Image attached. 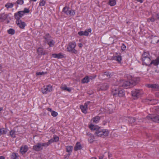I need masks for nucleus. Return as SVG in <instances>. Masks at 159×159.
<instances>
[{"label":"nucleus","instance_id":"1","mask_svg":"<svg viewBox=\"0 0 159 159\" xmlns=\"http://www.w3.org/2000/svg\"><path fill=\"white\" fill-rule=\"evenodd\" d=\"M137 80H121L120 85L124 88L127 89L132 87L135 86L138 82Z\"/></svg>","mask_w":159,"mask_h":159},{"label":"nucleus","instance_id":"2","mask_svg":"<svg viewBox=\"0 0 159 159\" xmlns=\"http://www.w3.org/2000/svg\"><path fill=\"white\" fill-rule=\"evenodd\" d=\"M76 44L74 41L69 43L67 47V51L72 53L76 54L77 51L75 49Z\"/></svg>","mask_w":159,"mask_h":159},{"label":"nucleus","instance_id":"3","mask_svg":"<svg viewBox=\"0 0 159 159\" xmlns=\"http://www.w3.org/2000/svg\"><path fill=\"white\" fill-rule=\"evenodd\" d=\"M109 133V131L106 129H102L100 127L95 131V134L98 137L108 136Z\"/></svg>","mask_w":159,"mask_h":159},{"label":"nucleus","instance_id":"4","mask_svg":"<svg viewBox=\"0 0 159 159\" xmlns=\"http://www.w3.org/2000/svg\"><path fill=\"white\" fill-rule=\"evenodd\" d=\"M148 120L159 123V115H158L149 114L147 117Z\"/></svg>","mask_w":159,"mask_h":159},{"label":"nucleus","instance_id":"5","mask_svg":"<svg viewBox=\"0 0 159 159\" xmlns=\"http://www.w3.org/2000/svg\"><path fill=\"white\" fill-rule=\"evenodd\" d=\"M112 93L114 95H118L120 97H122L125 95V92L123 89H115L112 91Z\"/></svg>","mask_w":159,"mask_h":159},{"label":"nucleus","instance_id":"6","mask_svg":"<svg viewBox=\"0 0 159 159\" xmlns=\"http://www.w3.org/2000/svg\"><path fill=\"white\" fill-rule=\"evenodd\" d=\"M62 11L68 15L74 16L75 14L74 11L70 10L69 8L66 7H65L63 8Z\"/></svg>","mask_w":159,"mask_h":159},{"label":"nucleus","instance_id":"7","mask_svg":"<svg viewBox=\"0 0 159 159\" xmlns=\"http://www.w3.org/2000/svg\"><path fill=\"white\" fill-rule=\"evenodd\" d=\"M41 90L43 93L46 94L52 90V87L51 85H49L43 87Z\"/></svg>","mask_w":159,"mask_h":159},{"label":"nucleus","instance_id":"8","mask_svg":"<svg viewBox=\"0 0 159 159\" xmlns=\"http://www.w3.org/2000/svg\"><path fill=\"white\" fill-rule=\"evenodd\" d=\"M131 93L133 97L137 98L142 93V91L139 90L135 89L132 91Z\"/></svg>","mask_w":159,"mask_h":159},{"label":"nucleus","instance_id":"9","mask_svg":"<svg viewBox=\"0 0 159 159\" xmlns=\"http://www.w3.org/2000/svg\"><path fill=\"white\" fill-rule=\"evenodd\" d=\"M89 102H85L84 105H81L80 106V108L82 112L84 114H86L87 112L88 105L89 103Z\"/></svg>","mask_w":159,"mask_h":159},{"label":"nucleus","instance_id":"10","mask_svg":"<svg viewBox=\"0 0 159 159\" xmlns=\"http://www.w3.org/2000/svg\"><path fill=\"white\" fill-rule=\"evenodd\" d=\"M142 60L143 65L146 66L151 65V60L149 57L142 58Z\"/></svg>","mask_w":159,"mask_h":159},{"label":"nucleus","instance_id":"11","mask_svg":"<svg viewBox=\"0 0 159 159\" xmlns=\"http://www.w3.org/2000/svg\"><path fill=\"white\" fill-rule=\"evenodd\" d=\"M91 29L89 28L88 30H86L85 31H80L79 32L78 34L80 36L84 35L88 36L89 35V33H91Z\"/></svg>","mask_w":159,"mask_h":159},{"label":"nucleus","instance_id":"12","mask_svg":"<svg viewBox=\"0 0 159 159\" xmlns=\"http://www.w3.org/2000/svg\"><path fill=\"white\" fill-rule=\"evenodd\" d=\"M33 149V150L36 151H39L42 150L43 148L41 144V143H38L34 145Z\"/></svg>","mask_w":159,"mask_h":159},{"label":"nucleus","instance_id":"13","mask_svg":"<svg viewBox=\"0 0 159 159\" xmlns=\"http://www.w3.org/2000/svg\"><path fill=\"white\" fill-rule=\"evenodd\" d=\"M16 23L19 27L22 29H24L26 25L25 23L22 21L20 20H16Z\"/></svg>","mask_w":159,"mask_h":159},{"label":"nucleus","instance_id":"14","mask_svg":"<svg viewBox=\"0 0 159 159\" xmlns=\"http://www.w3.org/2000/svg\"><path fill=\"white\" fill-rule=\"evenodd\" d=\"M28 150V148L27 145H24L21 146L20 149V151L22 154L25 153Z\"/></svg>","mask_w":159,"mask_h":159},{"label":"nucleus","instance_id":"15","mask_svg":"<svg viewBox=\"0 0 159 159\" xmlns=\"http://www.w3.org/2000/svg\"><path fill=\"white\" fill-rule=\"evenodd\" d=\"M73 147L72 146H67L66 147V150L68 152L66 157H69L72 152Z\"/></svg>","mask_w":159,"mask_h":159},{"label":"nucleus","instance_id":"16","mask_svg":"<svg viewBox=\"0 0 159 159\" xmlns=\"http://www.w3.org/2000/svg\"><path fill=\"white\" fill-rule=\"evenodd\" d=\"M52 56L54 58H57L58 59L62 58L64 57V54L61 53L53 54H52Z\"/></svg>","mask_w":159,"mask_h":159},{"label":"nucleus","instance_id":"17","mask_svg":"<svg viewBox=\"0 0 159 159\" xmlns=\"http://www.w3.org/2000/svg\"><path fill=\"white\" fill-rule=\"evenodd\" d=\"M61 89L63 90L68 92H70L71 90V89L70 87H67V86L65 84H62Z\"/></svg>","mask_w":159,"mask_h":159},{"label":"nucleus","instance_id":"18","mask_svg":"<svg viewBox=\"0 0 159 159\" xmlns=\"http://www.w3.org/2000/svg\"><path fill=\"white\" fill-rule=\"evenodd\" d=\"M82 147L80 144L79 142H77L74 148V150L75 151H77L78 150L81 149Z\"/></svg>","mask_w":159,"mask_h":159},{"label":"nucleus","instance_id":"19","mask_svg":"<svg viewBox=\"0 0 159 159\" xmlns=\"http://www.w3.org/2000/svg\"><path fill=\"white\" fill-rule=\"evenodd\" d=\"M89 127L92 130H95V131H96V130H98L99 128L98 126L93 124L90 125H89Z\"/></svg>","mask_w":159,"mask_h":159},{"label":"nucleus","instance_id":"20","mask_svg":"<svg viewBox=\"0 0 159 159\" xmlns=\"http://www.w3.org/2000/svg\"><path fill=\"white\" fill-rule=\"evenodd\" d=\"M109 87V85L108 84L104 83L102 84L100 89L102 90H106Z\"/></svg>","mask_w":159,"mask_h":159},{"label":"nucleus","instance_id":"21","mask_svg":"<svg viewBox=\"0 0 159 159\" xmlns=\"http://www.w3.org/2000/svg\"><path fill=\"white\" fill-rule=\"evenodd\" d=\"M44 39L45 40V43L48 42L49 40H51V37L48 34H46L43 37Z\"/></svg>","mask_w":159,"mask_h":159},{"label":"nucleus","instance_id":"22","mask_svg":"<svg viewBox=\"0 0 159 159\" xmlns=\"http://www.w3.org/2000/svg\"><path fill=\"white\" fill-rule=\"evenodd\" d=\"M113 60H115L119 62H120L122 60L121 57L120 55L114 56L112 57Z\"/></svg>","mask_w":159,"mask_h":159},{"label":"nucleus","instance_id":"23","mask_svg":"<svg viewBox=\"0 0 159 159\" xmlns=\"http://www.w3.org/2000/svg\"><path fill=\"white\" fill-rule=\"evenodd\" d=\"M153 64L155 66H157L159 64V57H158L155 60L151 61V65Z\"/></svg>","mask_w":159,"mask_h":159},{"label":"nucleus","instance_id":"24","mask_svg":"<svg viewBox=\"0 0 159 159\" xmlns=\"http://www.w3.org/2000/svg\"><path fill=\"white\" fill-rule=\"evenodd\" d=\"M146 86L148 88H156L158 87V85L156 84H148L146 85Z\"/></svg>","mask_w":159,"mask_h":159},{"label":"nucleus","instance_id":"25","mask_svg":"<svg viewBox=\"0 0 159 159\" xmlns=\"http://www.w3.org/2000/svg\"><path fill=\"white\" fill-rule=\"evenodd\" d=\"M108 4L111 6H114L116 4V0H108Z\"/></svg>","mask_w":159,"mask_h":159},{"label":"nucleus","instance_id":"26","mask_svg":"<svg viewBox=\"0 0 159 159\" xmlns=\"http://www.w3.org/2000/svg\"><path fill=\"white\" fill-rule=\"evenodd\" d=\"M37 53L39 55H44L45 53L43 51L42 48H39L37 49Z\"/></svg>","mask_w":159,"mask_h":159},{"label":"nucleus","instance_id":"27","mask_svg":"<svg viewBox=\"0 0 159 159\" xmlns=\"http://www.w3.org/2000/svg\"><path fill=\"white\" fill-rule=\"evenodd\" d=\"M8 15L7 14H5L4 13L2 14H0V20H5L7 18Z\"/></svg>","mask_w":159,"mask_h":159},{"label":"nucleus","instance_id":"28","mask_svg":"<svg viewBox=\"0 0 159 159\" xmlns=\"http://www.w3.org/2000/svg\"><path fill=\"white\" fill-rule=\"evenodd\" d=\"M96 77V76L95 75H93V76H86L82 80H93Z\"/></svg>","mask_w":159,"mask_h":159},{"label":"nucleus","instance_id":"29","mask_svg":"<svg viewBox=\"0 0 159 159\" xmlns=\"http://www.w3.org/2000/svg\"><path fill=\"white\" fill-rule=\"evenodd\" d=\"M92 120L93 123H97L99 122L100 120V117L98 116H96L95 117L93 118Z\"/></svg>","mask_w":159,"mask_h":159},{"label":"nucleus","instance_id":"30","mask_svg":"<svg viewBox=\"0 0 159 159\" xmlns=\"http://www.w3.org/2000/svg\"><path fill=\"white\" fill-rule=\"evenodd\" d=\"M47 43H48L50 47H53L54 45V41L52 39H51Z\"/></svg>","mask_w":159,"mask_h":159},{"label":"nucleus","instance_id":"31","mask_svg":"<svg viewBox=\"0 0 159 159\" xmlns=\"http://www.w3.org/2000/svg\"><path fill=\"white\" fill-rule=\"evenodd\" d=\"M16 131L14 130H11L10 132V136L13 138L16 137Z\"/></svg>","mask_w":159,"mask_h":159},{"label":"nucleus","instance_id":"32","mask_svg":"<svg viewBox=\"0 0 159 159\" xmlns=\"http://www.w3.org/2000/svg\"><path fill=\"white\" fill-rule=\"evenodd\" d=\"M127 120L130 123L132 124L135 122V119L134 118L128 117H127Z\"/></svg>","mask_w":159,"mask_h":159},{"label":"nucleus","instance_id":"33","mask_svg":"<svg viewBox=\"0 0 159 159\" xmlns=\"http://www.w3.org/2000/svg\"><path fill=\"white\" fill-rule=\"evenodd\" d=\"M7 132L6 129L4 128L0 129V136L2 134H5Z\"/></svg>","mask_w":159,"mask_h":159},{"label":"nucleus","instance_id":"34","mask_svg":"<svg viewBox=\"0 0 159 159\" xmlns=\"http://www.w3.org/2000/svg\"><path fill=\"white\" fill-rule=\"evenodd\" d=\"M13 6V4L12 3H7L5 5V7L7 8H11Z\"/></svg>","mask_w":159,"mask_h":159},{"label":"nucleus","instance_id":"35","mask_svg":"<svg viewBox=\"0 0 159 159\" xmlns=\"http://www.w3.org/2000/svg\"><path fill=\"white\" fill-rule=\"evenodd\" d=\"M149 54L148 52H144L143 54L142 55V58H144L145 57H149Z\"/></svg>","mask_w":159,"mask_h":159},{"label":"nucleus","instance_id":"36","mask_svg":"<svg viewBox=\"0 0 159 159\" xmlns=\"http://www.w3.org/2000/svg\"><path fill=\"white\" fill-rule=\"evenodd\" d=\"M7 32L9 34L13 35L15 34V30L12 29H10L7 30Z\"/></svg>","mask_w":159,"mask_h":159},{"label":"nucleus","instance_id":"37","mask_svg":"<svg viewBox=\"0 0 159 159\" xmlns=\"http://www.w3.org/2000/svg\"><path fill=\"white\" fill-rule=\"evenodd\" d=\"M18 155L16 153H12L11 156V159H18Z\"/></svg>","mask_w":159,"mask_h":159},{"label":"nucleus","instance_id":"38","mask_svg":"<svg viewBox=\"0 0 159 159\" xmlns=\"http://www.w3.org/2000/svg\"><path fill=\"white\" fill-rule=\"evenodd\" d=\"M14 16L15 19H16L17 20H20V19L21 18L20 17V15L18 12H17V13H16L15 14Z\"/></svg>","mask_w":159,"mask_h":159},{"label":"nucleus","instance_id":"39","mask_svg":"<svg viewBox=\"0 0 159 159\" xmlns=\"http://www.w3.org/2000/svg\"><path fill=\"white\" fill-rule=\"evenodd\" d=\"M46 4V2L44 0H41L40 1L39 3V6H43L45 5Z\"/></svg>","mask_w":159,"mask_h":159},{"label":"nucleus","instance_id":"40","mask_svg":"<svg viewBox=\"0 0 159 159\" xmlns=\"http://www.w3.org/2000/svg\"><path fill=\"white\" fill-rule=\"evenodd\" d=\"M41 144L42 145L43 148V147L47 148L48 146L49 145L48 142L44 143H41Z\"/></svg>","mask_w":159,"mask_h":159},{"label":"nucleus","instance_id":"41","mask_svg":"<svg viewBox=\"0 0 159 159\" xmlns=\"http://www.w3.org/2000/svg\"><path fill=\"white\" fill-rule=\"evenodd\" d=\"M47 73V72H38L36 73L37 75H43Z\"/></svg>","mask_w":159,"mask_h":159},{"label":"nucleus","instance_id":"42","mask_svg":"<svg viewBox=\"0 0 159 159\" xmlns=\"http://www.w3.org/2000/svg\"><path fill=\"white\" fill-rule=\"evenodd\" d=\"M104 75H106L109 78H110L112 76L111 73L107 72H105Z\"/></svg>","mask_w":159,"mask_h":159},{"label":"nucleus","instance_id":"43","mask_svg":"<svg viewBox=\"0 0 159 159\" xmlns=\"http://www.w3.org/2000/svg\"><path fill=\"white\" fill-rule=\"evenodd\" d=\"M155 20V19L153 17L149 18L147 19V21L148 22H154Z\"/></svg>","mask_w":159,"mask_h":159},{"label":"nucleus","instance_id":"44","mask_svg":"<svg viewBox=\"0 0 159 159\" xmlns=\"http://www.w3.org/2000/svg\"><path fill=\"white\" fill-rule=\"evenodd\" d=\"M58 115V113L54 111H52V112H51V115L53 117L56 116Z\"/></svg>","mask_w":159,"mask_h":159},{"label":"nucleus","instance_id":"45","mask_svg":"<svg viewBox=\"0 0 159 159\" xmlns=\"http://www.w3.org/2000/svg\"><path fill=\"white\" fill-rule=\"evenodd\" d=\"M53 139L55 142H57L59 140V138L58 136L54 135Z\"/></svg>","mask_w":159,"mask_h":159},{"label":"nucleus","instance_id":"46","mask_svg":"<svg viewBox=\"0 0 159 159\" xmlns=\"http://www.w3.org/2000/svg\"><path fill=\"white\" fill-rule=\"evenodd\" d=\"M16 3L18 4L22 5L24 3L23 0H17Z\"/></svg>","mask_w":159,"mask_h":159},{"label":"nucleus","instance_id":"47","mask_svg":"<svg viewBox=\"0 0 159 159\" xmlns=\"http://www.w3.org/2000/svg\"><path fill=\"white\" fill-rule=\"evenodd\" d=\"M126 48V46L124 43H122L121 46V50L122 51V52H123L124 51H125Z\"/></svg>","mask_w":159,"mask_h":159},{"label":"nucleus","instance_id":"48","mask_svg":"<svg viewBox=\"0 0 159 159\" xmlns=\"http://www.w3.org/2000/svg\"><path fill=\"white\" fill-rule=\"evenodd\" d=\"M23 12H24V13H28L30 12V10L29 9L27 8H25L24 9V10L22 11Z\"/></svg>","mask_w":159,"mask_h":159},{"label":"nucleus","instance_id":"49","mask_svg":"<svg viewBox=\"0 0 159 159\" xmlns=\"http://www.w3.org/2000/svg\"><path fill=\"white\" fill-rule=\"evenodd\" d=\"M87 134L88 136H89L91 138V139H90V140H93V134H91V133H87Z\"/></svg>","mask_w":159,"mask_h":159},{"label":"nucleus","instance_id":"50","mask_svg":"<svg viewBox=\"0 0 159 159\" xmlns=\"http://www.w3.org/2000/svg\"><path fill=\"white\" fill-rule=\"evenodd\" d=\"M18 13L19 14L20 17L21 18L24 16L25 13H24V12H23L22 11H20L18 12Z\"/></svg>","mask_w":159,"mask_h":159},{"label":"nucleus","instance_id":"51","mask_svg":"<svg viewBox=\"0 0 159 159\" xmlns=\"http://www.w3.org/2000/svg\"><path fill=\"white\" fill-rule=\"evenodd\" d=\"M53 142H55L54 141L53 139H50L48 141V143L49 145L51 144L52 143H53Z\"/></svg>","mask_w":159,"mask_h":159},{"label":"nucleus","instance_id":"52","mask_svg":"<svg viewBox=\"0 0 159 159\" xmlns=\"http://www.w3.org/2000/svg\"><path fill=\"white\" fill-rule=\"evenodd\" d=\"M53 142H55L54 141L53 139H50L48 141V143L49 145L51 144L52 143H53Z\"/></svg>","mask_w":159,"mask_h":159},{"label":"nucleus","instance_id":"53","mask_svg":"<svg viewBox=\"0 0 159 159\" xmlns=\"http://www.w3.org/2000/svg\"><path fill=\"white\" fill-rule=\"evenodd\" d=\"M89 82V80H81V83H88Z\"/></svg>","mask_w":159,"mask_h":159},{"label":"nucleus","instance_id":"54","mask_svg":"<svg viewBox=\"0 0 159 159\" xmlns=\"http://www.w3.org/2000/svg\"><path fill=\"white\" fill-rule=\"evenodd\" d=\"M108 156L109 158L110 159L112 156L111 154L108 153Z\"/></svg>","mask_w":159,"mask_h":159},{"label":"nucleus","instance_id":"55","mask_svg":"<svg viewBox=\"0 0 159 159\" xmlns=\"http://www.w3.org/2000/svg\"><path fill=\"white\" fill-rule=\"evenodd\" d=\"M78 46H79V47L81 48H82L83 47V45L82 43H79V44L78 45Z\"/></svg>","mask_w":159,"mask_h":159},{"label":"nucleus","instance_id":"56","mask_svg":"<svg viewBox=\"0 0 159 159\" xmlns=\"http://www.w3.org/2000/svg\"><path fill=\"white\" fill-rule=\"evenodd\" d=\"M109 113H111L113 111V109L111 108V109H109Z\"/></svg>","mask_w":159,"mask_h":159},{"label":"nucleus","instance_id":"57","mask_svg":"<svg viewBox=\"0 0 159 159\" xmlns=\"http://www.w3.org/2000/svg\"><path fill=\"white\" fill-rule=\"evenodd\" d=\"M156 17L157 19L159 20V13H158L157 14Z\"/></svg>","mask_w":159,"mask_h":159},{"label":"nucleus","instance_id":"58","mask_svg":"<svg viewBox=\"0 0 159 159\" xmlns=\"http://www.w3.org/2000/svg\"><path fill=\"white\" fill-rule=\"evenodd\" d=\"M137 1L141 3H142L143 2V0H136Z\"/></svg>","mask_w":159,"mask_h":159},{"label":"nucleus","instance_id":"59","mask_svg":"<svg viewBox=\"0 0 159 159\" xmlns=\"http://www.w3.org/2000/svg\"><path fill=\"white\" fill-rule=\"evenodd\" d=\"M103 156H101L99 157V159H103Z\"/></svg>","mask_w":159,"mask_h":159},{"label":"nucleus","instance_id":"60","mask_svg":"<svg viewBox=\"0 0 159 159\" xmlns=\"http://www.w3.org/2000/svg\"><path fill=\"white\" fill-rule=\"evenodd\" d=\"M48 111H51V112H52V109L50 108H48Z\"/></svg>","mask_w":159,"mask_h":159},{"label":"nucleus","instance_id":"61","mask_svg":"<svg viewBox=\"0 0 159 159\" xmlns=\"http://www.w3.org/2000/svg\"><path fill=\"white\" fill-rule=\"evenodd\" d=\"M0 159H5V157L3 156H1L0 157Z\"/></svg>","mask_w":159,"mask_h":159},{"label":"nucleus","instance_id":"62","mask_svg":"<svg viewBox=\"0 0 159 159\" xmlns=\"http://www.w3.org/2000/svg\"><path fill=\"white\" fill-rule=\"evenodd\" d=\"M107 106H108V107H108L111 108V107L112 105H107Z\"/></svg>","mask_w":159,"mask_h":159},{"label":"nucleus","instance_id":"63","mask_svg":"<svg viewBox=\"0 0 159 159\" xmlns=\"http://www.w3.org/2000/svg\"><path fill=\"white\" fill-rule=\"evenodd\" d=\"M3 109L2 107H0V111H1L3 110Z\"/></svg>","mask_w":159,"mask_h":159},{"label":"nucleus","instance_id":"64","mask_svg":"<svg viewBox=\"0 0 159 159\" xmlns=\"http://www.w3.org/2000/svg\"><path fill=\"white\" fill-rule=\"evenodd\" d=\"M90 159H97V158L95 157H93L91 158Z\"/></svg>","mask_w":159,"mask_h":159}]
</instances>
